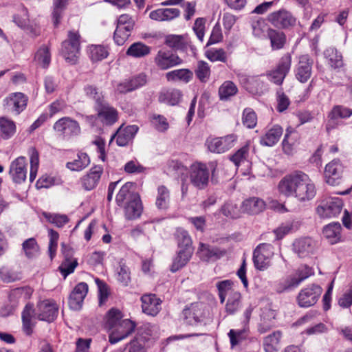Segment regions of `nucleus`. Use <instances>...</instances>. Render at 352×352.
Listing matches in <instances>:
<instances>
[{
    "label": "nucleus",
    "instance_id": "nucleus-1",
    "mask_svg": "<svg viewBox=\"0 0 352 352\" xmlns=\"http://www.w3.org/2000/svg\"><path fill=\"white\" fill-rule=\"evenodd\" d=\"M278 190L287 197H295L300 202L311 201L316 195L315 184L301 170L285 175L278 182Z\"/></svg>",
    "mask_w": 352,
    "mask_h": 352
},
{
    "label": "nucleus",
    "instance_id": "nucleus-2",
    "mask_svg": "<svg viewBox=\"0 0 352 352\" xmlns=\"http://www.w3.org/2000/svg\"><path fill=\"white\" fill-rule=\"evenodd\" d=\"M80 39L78 32L69 30L67 39L61 43V55L71 65H75L78 61V54L80 50Z\"/></svg>",
    "mask_w": 352,
    "mask_h": 352
},
{
    "label": "nucleus",
    "instance_id": "nucleus-3",
    "mask_svg": "<svg viewBox=\"0 0 352 352\" xmlns=\"http://www.w3.org/2000/svg\"><path fill=\"white\" fill-rule=\"evenodd\" d=\"M190 183L198 190H204L209 184L210 171L206 163L195 162L190 166L189 172Z\"/></svg>",
    "mask_w": 352,
    "mask_h": 352
},
{
    "label": "nucleus",
    "instance_id": "nucleus-4",
    "mask_svg": "<svg viewBox=\"0 0 352 352\" xmlns=\"http://www.w3.org/2000/svg\"><path fill=\"white\" fill-rule=\"evenodd\" d=\"M53 129L64 140H69L81 133L79 123L68 116L63 117L55 122Z\"/></svg>",
    "mask_w": 352,
    "mask_h": 352
},
{
    "label": "nucleus",
    "instance_id": "nucleus-5",
    "mask_svg": "<svg viewBox=\"0 0 352 352\" xmlns=\"http://www.w3.org/2000/svg\"><path fill=\"white\" fill-rule=\"evenodd\" d=\"M314 274L313 269L308 265H304L296 274L289 276L277 285L278 293L289 292L297 287L301 282Z\"/></svg>",
    "mask_w": 352,
    "mask_h": 352
},
{
    "label": "nucleus",
    "instance_id": "nucleus-6",
    "mask_svg": "<svg viewBox=\"0 0 352 352\" xmlns=\"http://www.w3.org/2000/svg\"><path fill=\"white\" fill-rule=\"evenodd\" d=\"M227 253L228 251L225 248L201 242L196 254L204 262L213 263L226 256Z\"/></svg>",
    "mask_w": 352,
    "mask_h": 352
},
{
    "label": "nucleus",
    "instance_id": "nucleus-7",
    "mask_svg": "<svg viewBox=\"0 0 352 352\" xmlns=\"http://www.w3.org/2000/svg\"><path fill=\"white\" fill-rule=\"evenodd\" d=\"M136 324L130 319H124L113 329L109 331V341L111 344H116L126 339L134 332Z\"/></svg>",
    "mask_w": 352,
    "mask_h": 352
},
{
    "label": "nucleus",
    "instance_id": "nucleus-8",
    "mask_svg": "<svg viewBox=\"0 0 352 352\" xmlns=\"http://www.w3.org/2000/svg\"><path fill=\"white\" fill-rule=\"evenodd\" d=\"M344 166L340 159H334L326 164L324 168L325 182L333 186L340 185L342 182Z\"/></svg>",
    "mask_w": 352,
    "mask_h": 352
},
{
    "label": "nucleus",
    "instance_id": "nucleus-9",
    "mask_svg": "<svg viewBox=\"0 0 352 352\" xmlns=\"http://www.w3.org/2000/svg\"><path fill=\"white\" fill-rule=\"evenodd\" d=\"M98 104L94 105V111L98 113V118L107 126H111L118 120V110L110 105L105 99L102 102L98 100Z\"/></svg>",
    "mask_w": 352,
    "mask_h": 352
},
{
    "label": "nucleus",
    "instance_id": "nucleus-10",
    "mask_svg": "<svg viewBox=\"0 0 352 352\" xmlns=\"http://www.w3.org/2000/svg\"><path fill=\"white\" fill-rule=\"evenodd\" d=\"M58 307L54 300L45 299L36 305V317L39 320L53 322L57 317Z\"/></svg>",
    "mask_w": 352,
    "mask_h": 352
},
{
    "label": "nucleus",
    "instance_id": "nucleus-11",
    "mask_svg": "<svg viewBox=\"0 0 352 352\" xmlns=\"http://www.w3.org/2000/svg\"><path fill=\"white\" fill-rule=\"evenodd\" d=\"M28 97L22 92L10 94L3 100V105L9 111L18 116L27 107Z\"/></svg>",
    "mask_w": 352,
    "mask_h": 352
},
{
    "label": "nucleus",
    "instance_id": "nucleus-12",
    "mask_svg": "<svg viewBox=\"0 0 352 352\" xmlns=\"http://www.w3.org/2000/svg\"><path fill=\"white\" fill-rule=\"evenodd\" d=\"M155 62L160 69L166 70L181 65L183 60L172 50L162 49L158 51Z\"/></svg>",
    "mask_w": 352,
    "mask_h": 352
},
{
    "label": "nucleus",
    "instance_id": "nucleus-13",
    "mask_svg": "<svg viewBox=\"0 0 352 352\" xmlns=\"http://www.w3.org/2000/svg\"><path fill=\"white\" fill-rule=\"evenodd\" d=\"M122 207L126 220L133 221L140 218L143 212V205L139 193L133 192Z\"/></svg>",
    "mask_w": 352,
    "mask_h": 352
},
{
    "label": "nucleus",
    "instance_id": "nucleus-14",
    "mask_svg": "<svg viewBox=\"0 0 352 352\" xmlns=\"http://www.w3.org/2000/svg\"><path fill=\"white\" fill-rule=\"evenodd\" d=\"M343 201L339 197H329L324 203L317 207L318 214L323 218L337 217L342 211Z\"/></svg>",
    "mask_w": 352,
    "mask_h": 352
},
{
    "label": "nucleus",
    "instance_id": "nucleus-15",
    "mask_svg": "<svg viewBox=\"0 0 352 352\" xmlns=\"http://www.w3.org/2000/svg\"><path fill=\"white\" fill-rule=\"evenodd\" d=\"M27 166V160L24 156H19L10 163L9 175L14 183L21 184L26 180Z\"/></svg>",
    "mask_w": 352,
    "mask_h": 352
},
{
    "label": "nucleus",
    "instance_id": "nucleus-16",
    "mask_svg": "<svg viewBox=\"0 0 352 352\" xmlns=\"http://www.w3.org/2000/svg\"><path fill=\"white\" fill-rule=\"evenodd\" d=\"M322 293V288L311 285L302 289L297 296L298 304L301 307H309L316 303Z\"/></svg>",
    "mask_w": 352,
    "mask_h": 352
},
{
    "label": "nucleus",
    "instance_id": "nucleus-17",
    "mask_svg": "<svg viewBox=\"0 0 352 352\" xmlns=\"http://www.w3.org/2000/svg\"><path fill=\"white\" fill-rule=\"evenodd\" d=\"M267 19L274 25L284 29L294 26L296 22L292 13L285 9L270 13Z\"/></svg>",
    "mask_w": 352,
    "mask_h": 352
},
{
    "label": "nucleus",
    "instance_id": "nucleus-18",
    "mask_svg": "<svg viewBox=\"0 0 352 352\" xmlns=\"http://www.w3.org/2000/svg\"><path fill=\"white\" fill-rule=\"evenodd\" d=\"M314 60L308 54L302 55L296 66L295 76L301 83H305L310 78L312 74Z\"/></svg>",
    "mask_w": 352,
    "mask_h": 352
},
{
    "label": "nucleus",
    "instance_id": "nucleus-19",
    "mask_svg": "<svg viewBox=\"0 0 352 352\" xmlns=\"http://www.w3.org/2000/svg\"><path fill=\"white\" fill-rule=\"evenodd\" d=\"M203 307L202 304L195 303L184 309L182 312L184 322L190 326H197L201 323L205 317Z\"/></svg>",
    "mask_w": 352,
    "mask_h": 352
},
{
    "label": "nucleus",
    "instance_id": "nucleus-20",
    "mask_svg": "<svg viewBox=\"0 0 352 352\" xmlns=\"http://www.w3.org/2000/svg\"><path fill=\"white\" fill-rule=\"evenodd\" d=\"M147 82V76L144 73H140L131 76L124 82L118 85L117 90L120 94H125L144 86Z\"/></svg>",
    "mask_w": 352,
    "mask_h": 352
},
{
    "label": "nucleus",
    "instance_id": "nucleus-21",
    "mask_svg": "<svg viewBox=\"0 0 352 352\" xmlns=\"http://www.w3.org/2000/svg\"><path fill=\"white\" fill-rule=\"evenodd\" d=\"M142 312L151 316H155L160 311L162 300L154 294H145L142 296Z\"/></svg>",
    "mask_w": 352,
    "mask_h": 352
},
{
    "label": "nucleus",
    "instance_id": "nucleus-22",
    "mask_svg": "<svg viewBox=\"0 0 352 352\" xmlns=\"http://www.w3.org/2000/svg\"><path fill=\"white\" fill-rule=\"evenodd\" d=\"M103 173V166L94 165L89 172L81 178L82 187L87 191L94 189Z\"/></svg>",
    "mask_w": 352,
    "mask_h": 352
},
{
    "label": "nucleus",
    "instance_id": "nucleus-23",
    "mask_svg": "<svg viewBox=\"0 0 352 352\" xmlns=\"http://www.w3.org/2000/svg\"><path fill=\"white\" fill-rule=\"evenodd\" d=\"M88 292V285L81 282L76 285L69 298V306L73 310L81 309L83 300Z\"/></svg>",
    "mask_w": 352,
    "mask_h": 352
},
{
    "label": "nucleus",
    "instance_id": "nucleus-24",
    "mask_svg": "<svg viewBox=\"0 0 352 352\" xmlns=\"http://www.w3.org/2000/svg\"><path fill=\"white\" fill-rule=\"evenodd\" d=\"M274 256V247L270 243H260L253 251V264H270V258Z\"/></svg>",
    "mask_w": 352,
    "mask_h": 352
},
{
    "label": "nucleus",
    "instance_id": "nucleus-25",
    "mask_svg": "<svg viewBox=\"0 0 352 352\" xmlns=\"http://www.w3.org/2000/svg\"><path fill=\"white\" fill-rule=\"evenodd\" d=\"M33 289L25 286L12 289L8 295L9 302L12 309H14L19 303L30 299L32 295Z\"/></svg>",
    "mask_w": 352,
    "mask_h": 352
},
{
    "label": "nucleus",
    "instance_id": "nucleus-26",
    "mask_svg": "<svg viewBox=\"0 0 352 352\" xmlns=\"http://www.w3.org/2000/svg\"><path fill=\"white\" fill-rule=\"evenodd\" d=\"M260 311V322L258 325V331L261 333H265L274 326V320L276 313L270 306L261 308Z\"/></svg>",
    "mask_w": 352,
    "mask_h": 352
},
{
    "label": "nucleus",
    "instance_id": "nucleus-27",
    "mask_svg": "<svg viewBox=\"0 0 352 352\" xmlns=\"http://www.w3.org/2000/svg\"><path fill=\"white\" fill-rule=\"evenodd\" d=\"M293 251L298 254L300 258H305L313 253L315 244L311 237H303L296 239L292 244Z\"/></svg>",
    "mask_w": 352,
    "mask_h": 352
},
{
    "label": "nucleus",
    "instance_id": "nucleus-28",
    "mask_svg": "<svg viewBox=\"0 0 352 352\" xmlns=\"http://www.w3.org/2000/svg\"><path fill=\"white\" fill-rule=\"evenodd\" d=\"M266 204L263 199L256 197H250L242 202L241 208L243 212L248 214H258L265 210Z\"/></svg>",
    "mask_w": 352,
    "mask_h": 352
},
{
    "label": "nucleus",
    "instance_id": "nucleus-29",
    "mask_svg": "<svg viewBox=\"0 0 352 352\" xmlns=\"http://www.w3.org/2000/svg\"><path fill=\"white\" fill-rule=\"evenodd\" d=\"M36 318H37L36 311L34 308V305L28 303L22 312L23 328L27 335L32 334Z\"/></svg>",
    "mask_w": 352,
    "mask_h": 352
},
{
    "label": "nucleus",
    "instance_id": "nucleus-30",
    "mask_svg": "<svg viewBox=\"0 0 352 352\" xmlns=\"http://www.w3.org/2000/svg\"><path fill=\"white\" fill-rule=\"evenodd\" d=\"M283 132L282 126L279 124H274L265 134L261 137L260 144L263 146L272 147L280 140Z\"/></svg>",
    "mask_w": 352,
    "mask_h": 352
},
{
    "label": "nucleus",
    "instance_id": "nucleus-31",
    "mask_svg": "<svg viewBox=\"0 0 352 352\" xmlns=\"http://www.w3.org/2000/svg\"><path fill=\"white\" fill-rule=\"evenodd\" d=\"M352 116V109L344 107L343 105H335L328 114L329 119V123L327 125V130L333 129L334 126L331 125V122L334 124L335 120L338 118L346 119Z\"/></svg>",
    "mask_w": 352,
    "mask_h": 352
},
{
    "label": "nucleus",
    "instance_id": "nucleus-32",
    "mask_svg": "<svg viewBox=\"0 0 352 352\" xmlns=\"http://www.w3.org/2000/svg\"><path fill=\"white\" fill-rule=\"evenodd\" d=\"M139 131L137 125H128L121 132H119L116 138V144L118 146H126L132 142Z\"/></svg>",
    "mask_w": 352,
    "mask_h": 352
},
{
    "label": "nucleus",
    "instance_id": "nucleus-33",
    "mask_svg": "<svg viewBox=\"0 0 352 352\" xmlns=\"http://www.w3.org/2000/svg\"><path fill=\"white\" fill-rule=\"evenodd\" d=\"M342 226L339 222H332L323 227L322 234L330 243L335 244L340 241Z\"/></svg>",
    "mask_w": 352,
    "mask_h": 352
},
{
    "label": "nucleus",
    "instance_id": "nucleus-34",
    "mask_svg": "<svg viewBox=\"0 0 352 352\" xmlns=\"http://www.w3.org/2000/svg\"><path fill=\"white\" fill-rule=\"evenodd\" d=\"M183 94L177 89H169L159 94L158 101L160 103L175 106L179 103Z\"/></svg>",
    "mask_w": 352,
    "mask_h": 352
},
{
    "label": "nucleus",
    "instance_id": "nucleus-35",
    "mask_svg": "<svg viewBox=\"0 0 352 352\" xmlns=\"http://www.w3.org/2000/svg\"><path fill=\"white\" fill-rule=\"evenodd\" d=\"M0 278L4 283H12L22 278L20 268L12 265H2L0 267Z\"/></svg>",
    "mask_w": 352,
    "mask_h": 352
},
{
    "label": "nucleus",
    "instance_id": "nucleus-36",
    "mask_svg": "<svg viewBox=\"0 0 352 352\" xmlns=\"http://www.w3.org/2000/svg\"><path fill=\"white\" fill-rule=\"evenodd\" d=\"M16 131L15 122L6 117H0V136L3 140H9L14 136Z\"/></svg>",
    "mask_w": 352,
    "mask_h": 352
},
{
    "label": "nucleus",
    "instance_id": "nucleus-37",
    "mask_svg": "<svg viewBox=\"0 0 352 352\" xmlns=\"http://www.w3.org/2000/svg\"><path fill=\"white\" fill-rule=\"evenodd\" d=\"M193 77V72L187 68L175 69L166 74L168 81L180 80L185 83L189 82Z\"/></svg>",
    "mask_w": 352,
    "mask_h": 352
},
{
    "label": "nucleus",
    "instance_id": "nucleus-38",
    "mask_svg": "<svg viewBox=\"0 0 352 352\" xmlns=\"http://www.w3.org/2000/svg\"><path fill=\"white\" fill-rule=\"evenodd\" d=\"M22 252L28 259H34L40 255V247L35 238L31 237L22 243Z\"/></svg>",
    "mask_w": 352,
    "mask_h": 352
},
{
    "label": "nucleus",
    "instance_id": "nucleus-39",
    "mask_svg": "<svg viewBox=\"0 0 352 352\" xmlns=\"http://www.w3.org/2000/svg\"><path fill=\"white\" fill-rule=\"evenodd\" d=\"M78 159L66 163V168L72 171H81L90 164V157L87 153L80 151L77 154Z\"/></svg>",
    "mask_w": 352,
    "mask_h": 352
},
{
    "label": "nucleus",
    "instance_id": "nucleus-40",
    "mask_svg": "<svg viewBox=\"0 0 352 352\" xmlns=\"http://www.w3.org/2000/svg\"><path fill=\"white\" fill-rule=\"evenodd\" d=\"M267 36L270 40L271 47L274 50L282 49L286 43V35L282 31L268 28Z\"/></svg>",
    "mask_w": 352,
    "mask_h": 352
},
{
    "label": "nucleus",
    "instance_id": "nucleus-41",
    "mask_svg": "<svg viewBox=\"0 0 352 352\" xmlns=\"http://www.w3.org/2000/svg\"><path fill=\"white\" fill-rule=\"evenodd\" d=\"M151 52V47L142 42L133 43L126 50V54L133 58H142Z\"/></svg>",
    "mask_w": 352,
    "mask_h": 352
},
{
    "label": "nucleus",
    "instance_id": "nucleus-42",
    "mask_svg": "<svg viewBox=\"0 0 352 352\" xmlns=\"http://www.w3.org/2000/svg\"><path fill=\"white\" fill-rule=\"evenodd\" d=\"M282 337L280 331H275L264 338L263 346L265 352H278Z\"/></svg>",
    "mask_w": 352,
    "mask_h": 352
},
{
    "label": "nucleus",
    "instance_id": "nucleus-43",
    "mask_svg": "<svg viewBox=\"0 0 352 352\" xmlns=\"http://www.w3.org/2000/svg\"><path fill=\"white\" fill-rule=\"evenodd\" d=\"M69 0H53L52 19L54 28L60 23L63 11L67 8Z\"/></svg>",
    "mask_w": 352,
    "mask_h": 352
},
{
    "label": "nucleus",
    "instance_id": "nucleus-44",
    "mask_svg": "<svg viewBox=\"0 0 352 352\" xmlns=\"http://www.w3.org/2000/svg\"><path fill=\"white\" fill-rule=\"evenodd\" d=\"M164 43L174 51L179 50L182 52L187 51V43L184 41L182 35H167L165 37Z\"/></svg>",
    "mask_w": 352,
    "mask_h": 352
},
{
    "label": "nucleus",
    "instance_id": "nucleus-45",
    "mask_svg": "<svg viewBox=\"0 0 352 352\" xmlns=\"http://www.w3.org/2000/svg\"><path fill=\"white\" fill-rule=\"evenodd\" d=\"M122 311L116 308H111L108 311L105 317V329L108 331H111L118 324L121 323L124 319Z\"/></svg>",
    "mask_w": 352,
    "mask_h": 352
},
{
    "label": "nucleus",
    "instance_id": "nucleus-46",
    "mask_svg": "<svg viewBox=\"0 0 352 352\" xmlns=\"http://www.w3.org/2000/svg\"><path fill=\"white\" fill-rule=\"evenodd\" d=\"M324 57L329 60L331 67L340 69L343 65L342 55L334 47H330L324 51Z\"/></svg>",
    "mask_w": 352,
    "mask_h": 352
},
{
    "label": "nucleus",
    "instance_id": "nucleus-47",
    "mask_svg": "<svg viewBox=\"0 0 352 352\" xmlns=\"http://www.w3.org/2000/svg\"><path fill=\"white\" fill-rule=\"evenodd\" d=\"M218 92L220 100L226 101L237 94L238 88L232 81L226 80L219 87Z\"/></svg>",
    "mask_w": 352,
    "mask_h": 352
},
{
    "label": "nucleus",
    "instance_id": "nucleus-48",
    "mask_svg": "<svg viewBox=\"0 0 352 352\" xmlns=\"http://www.w3.org/2000/svg\"><path fill=\"white\" fill-rule=\"evenodd\" d=\"M170 201V192L164 185L159 186L157 188V195L155 205L159 210H166L168 208Z\"/></svg>",
    "mask_w": 352,
    "mask_h": 352
},
{
    "label": "nucleus",
    "instance_id": "nucleus-49",
    "mask_svg": "<svg viewBox=\"0 0 352 352\" xmlns=\"http://www.w3.org/2000/svg\"><path fill=\"white\" fill-rule=\"evenodd\" d=\"M219 212L223 216L232 219H237L240 217V210L238 208L237 204H234L232 201H226L221 206Z\"/></svg>",
    "mask_w": 352,
    "mask_h": 352
},
{
    "label": "nucleus",
    "instance_id": "nucleus-50",
    "mask_svg": "<svg viewBox=\"0 0 352 352\" xmlns=\"http://www.w3.org/2000/svg\"><path fill=\"white\" fill-rule=\"evenodd\" d=\"M35 59L41 63L43 69L49 67L51 63L50 49L45 45H41L36 52Z\"/></svg>",
    "mask_w": 352,
    "mask_h": 352
},
{
    "label": "nucleus",
    "instance_id": "nucleus-51",
    "mask_svg": "<svg viewBox=\"0 0 352 352\" xmlns=\"http://www.w3.org/2000/svg\"><path fill=\"white\" fill-rule=\"evenodd\" d=\"M43 216L48 222L58 228H63L69 221V219L66 214L43 212Z\"/></svg>",
    "mask_w": 352,
    "mask_h": 352
},
{
    "label": "nucleus",
    "instance_id": "nucleus-52",
    "mask_svg": "<svg viewBox=\"0 0 352 352\" xmlns=\"http://www.w3.org/2000/svg\"><path fill=\"white\" fill-rule=\"evenodd\" d=\"M109 56L107 47L101 45H92L90 47L89 58L93 63L101 61Z\"/></svg>",
    "mask_w": 352,
    "mask_h": 352
},
{
    "label": "nucleus",
    "instance_id": "nucleus-53",
    "mask_svg": "<svg viewBox=\"0 0 352 352\" xmlns=\"http://www.w3.org/2000/svg\"><path fill=\"white\" fill-rule=\"evenodd\" d=\"M210 67L207 62L202 60L197 62L195 74L201 82H206L210 78Z\"/></svg>",
    "mask_w": 352,
    "mask_h": 352
},
{
    "label": "nucleus",
    "instance_id": "nucleus-54",
    "mask_svg": "<svg viewBox=\"0 0 352 352\" xmlns=\"http://www.w3.org/2000/svg\"><path fill=\"white\" fill-rule=\"evenodd\" d=\"M133 184H134L133 182H127L120 188L116 196V203L118 206L122 208L128 196L129 199H130V195L133 192H131V189Z\"/></svg>",
    "mask_w": 352,
    "mask_h": 352
},
{
    "label": "nucleus",
    "instance_id": "nucleus-55",
    "mask_svg": "<svg viewBox=\"0 0 352 352\" xmlns=\"http://www.w3.org/2000/svg\"><path fill=\"white\" fill-rule=\"evenodd\" d=\"M241 295L239 292H232L226 305V312L234 314L240 307Z\"/></svg>",
    "mask_w": 352,
    "mask_h": 352
},
{
    "label": "nucleus",
    "instance_id": "nucleus-56",
    "mask_svg": "<svg viewBox=\"0 0 352 352\" xmlns=\"http://www.w3.org/2000/svg\"><path fill=\"white\" fill-rule=\"evenodd\" d=\"M83 91L87 98L94 101V105L98 103V100L102 102L104 100V96L102 91L99 92L98 87L94 85H86L83 87Z\"/></svg>",
    "mask_w": 352,
    "mask_h": 352
},
{
    "label": "nucleus",
    "instance_id": "nucleus-57",
    "mask_svg": "<svg viewBox=\"0 0 352 352\" xmlns=\"http://www.w3.org/2000/svg\"><path fill=\"white\" fill-rule=\"evenodd\" d=\"M48 236L50 238L48 245V253L51 261L55 257L58 247V241L59 239V234L57 231L52 228H48Z\"/></svg>",
    "mask_w": 352,
    "mask_h": 352
},
{
    "label": "nucleus",
    "instance_id": "nucleus-58",
    "mask_svg": "<svg viewBox=\"0 0 352 352\" xmlns=\"http://www.w3.org/2000/svg\"><path fill=\"white\" fill-rule=\"evenodd\" d=\"M232 282L229 280H223L219 282L217 284V287L219 291V296L220 302L223 304L225 302L226 296H230L232 292H236L232 289Z\"/></svg>",
    "mask_w": 352,
    "mask_h": 352
},
{
    "label": "nucleus",
    "instance_id": "nucleus-59",
    "mask_svg": "<svg viewBox=\"0 0 352 352\" xmlns=\"http://www.w3.org/2000/svg\"><path fill=\"white\" fill-rule=\"evenodd\" d=\"M179 249L172 264H187L193 254V248H181Z\"/></svg>",
    "mask_w": 352,
    "mask_h": 352
},
{
    "label": "nucleus",
    "instance_id": "nucleus-60",
    "mask_svg": "<svg viewBox=\"0 0 352 352\" xmlns=\"http://www.w3.org/2000/svg\"><path fill=\"white\" fill-rule=\"evenodd\" d=\"M60 250L63 256L61 264H79L78 258L74 256V250L70 245L62 243Z\"/></svg>",
    "mask_w": 352,
    "mask_h": 352
},
{
    "label": "nucleus",
    "instance_id": "nucleus-61",
    "mask_svg": "<svg viewBox=\"0 0 352 352\" xmlns=\"http://www.w3.org/2000/svg\"><path fill=\"white\" fill-rule=\"evenodd\" d=\"M243 124L248 129H253L257 123L256 113L251 108H245L243 111Z\"/></svg>",
    "mask_w": 352,
    "mask_h": 352
},
{
    "label": "nucleus",
    "instance_id": "nucleus-62",
    "mask_svg": "<svg viewBox=\"0 0 352 352\" xmlns=\"http://www.w3.org/2000/svg\"><path fill=\"white\" fill-rule=\"evenodd\" d=\"M205 56L211 62L226 63L227 60L226 54L223 48L208 50L205 52Z\"/></svg>",
    "mask_w": 352,
    "mask_h": 352
},
{
    "label": "nucleus",
    "instance_id": "nucleus-63",
    "mask_svg": "<svg viewBox=\"0 0 352 352\" xmlns=\"http://www.w3.org/2000/svg\"><path fill=\"white\" fill-rule=\"evenodd\" d=\"M177 241L179 248H193L191 237L188 231L184 229H179L177 233Z\"/></svg>",
    "mask_w": 352,
    "mask_h": 352
},
{
    "label": "nucleus",
    "instance_id": "nucleus-64",
    "mask_svg": "<svg viewBox=\"0 0 352 352\" xmlns=\"http://www.w3.org/2000/svg\"><path fill=\"white\" fill-rule=\"evenodd\" d=\"M249 151V142L239 148L234 154L229 156V160L237 167H239L243 160Z\"/></svg>",
    "mask_w": 352,
    "mask_h": 352
}]
</instances>
